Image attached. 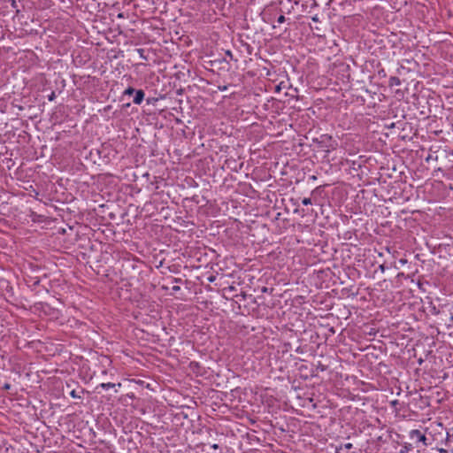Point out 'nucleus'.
<instances>
[{
	"mask_svg": "<svg viewBox=\"0 0 453 453\" xmlns=\"http://www.w3.org/2000/svg\"><path fill=\"white\" fill-rule=\"evenodd\" d=\"M410 438L413 441H415V442H421L423 443L425 446H427L428 443H427V438L426 436L418 429H413L410 432Z\"/></svg>",
	"mask_w": 453,
	"mask_h": 453,
	"instance_id": "nucleus-1",
	"label": "nucleus"
},
{
	"mask_svg": "<svg viewBox=\"0 0 453 453\" xmlns=\"http://www.w3.org/2000/svg\"><path fill=\"white\" fill-rule=\"evenodd\" d=\"M134 94L135 95L134 96L133 103L135 104H141L142 102L143 101L144 96H145L143 90L138 89L134 92Z\"/></svg>",
	"mask_w": 453,
	"mask_h": 453,
	"instance_id": "nucleus-2",
	"label": "nucleus"
},
{
	"mask_svg": "<svg viewBox=\"0 0 453 453\" xmlns=\"http://www.w3.org/2000/svg\"><path fill=\"white\" fill-rule=\"evenodd\" d=\"M388 85L390 87H393V86H399L401 85V81L398 77L396 76H391L389 78V81H388Z\"/></svg>",
	"mask_w": 453,
	"mask_h": 453,
	"instance_id": "nucleus-3",
	"label": "nucleus"
},
{
	"mask_svg": "<svg viewBox=\"0 0 453 453\" xmlns=\"http://www.w3.org/2000/svg\"><path fill=\"white\" fill-rule=\"evenodd\" d=\"M412 449V445L410 443H405L402 449H400L399 453H409Z\"/></svg>",
	"mask_w": 453,
	"mask_h": 453,
	"instance_id": "nucleus-4",
	"label": "nucleus"
},
{
	"mask_svg": "<svg viewBox=\"0 0 453 453\" xmlns=\"http://www.w3.org/2000/svg\"><path fill=\"white\" fill-rule=\"evenodd\" d=\"M116 386V384L114 383H111V382H108V383H101L98 388H102L104 390H108L110 388H112Z\"/></svg>",
	"mask_w": 453,
	"mask_h": 453,
	"instance_id": "nucleus-5",
	"label": "nucleus"
},
{
	"mask_svg": "<svg viewBox=\"0 0 453 453\" xmlns=\"http://www.w3.org/2000/svg\"><path fill=\"white\" fill-rule=\"evenodd\" d=\"M288 3L293 4L290 8L287 9V13H290L292 10H294L295 5H298L300 3V0H288Z\"/></svg>",
	"mask_w": 453,
	"mask_h": 453,
	"instance_id": "nucleus-6",
	"label": "nucleus"
},
{
	"mask_svg": "<svg viewBox=\"0 0 453 453\" xmlns=\"http://www.w3.org/2000/svg\"><path fill=\"white\" fill-rule=\"evenodd\" d=\"M136 90L132 88V87H128L125 91H124V95H133Z\"/></svg>",
	"mask_w": 453,
	"mask_h": 453,
	"instance_id": "nucleus-7",
	"label": "nucleus"
},
{
	"mask_svg": "<svg viewBox=\"0 0 453 453\" xmlns=\"http://www.w3.org/2000/svg\"><path fill=\"white\" fill-rule=\"evenodd\" d=\"M302 203L303 205H309V204H311V199L309 198V197H305L302 200Z\"/></svg>",
	"mask_w": 453,
	"mask_h": 453,
	"instance_id": "nucleus-8",
	"label": "nucleus"
},
{
	"mask_svg": "<svg viewBox=\"0 0 453 453\" xmlns=\"http://www.w3.org/2000/svg\"><path fill=\"white\" fill-rule=\"evenodd\" d=\"M286 20L285 19V16L283 14L280 15L279 18L277 19V23L278 24H281V23H284Z\"/></svg>",
	"mask_w": 453,
	"mask_h": 453,
	"instance_id": "nucleus-9",
	"label": "nucleus"
},
{
	"mask_svg": "<svg viewBox=\"0 0 453 453\" xmlns=\"http://www.w3.org/2000/svg\"><path fill=\"white\" fill-rule=\"evenodd\" d=\"M56 98V94L54 91L50 93V95L48 96L49 101H53Z\"/></svg>",
	"mask_w": 453,
	"mask_h": 453,
	"instance_id": "nucleus-10",
	"label": "nucleus"
},
{
	"mask_svg": "<svg viewBox=\"0 0 453 453\" xmlns=\"http://www.w3.org/2000/svg\"><path fill=\"white\" fill-rule=\"evenodd\" d=\"M282 87H283V88H285V85H284V82H283V81H282V82H280L279 85H277V86H276L275 90L278 92V91H280V90L281 89V88H282Z\"/></svg>",
	"mask_w": 453,
	"mask_h": 453,
	"instance_id": "nucleus-11",
	"label": "nucleus"
},
{
	"mask_svg": "<svg viewBox=\"0 0 453 453\" xmlns=\"http://www.w3.org/2000/svg\"><path fill=\"white\" fill-rule=\"evenodd\" d=\"M70 395L73 397V398H80L81 396L78 395L76 394V391L75 390H72L71 393H70Z\"/></svg>",
	"mask_w": 453,
	"mask_h": 453,
	"instance_id": "nucleus-12",
	"label": "nucleus"
},
{
	"mask_svg": "<svg viewBox=\"0 0 453 453\" xmlns=\"http://www.w3.org/2000/svg\"><path fill=\"white\" fill-rule=\"evenodd\" d=\"M343 448H344L345 449H351L353 448V445H352V443H350V442H349V443H345V444L343 445Z\"/></svg>",
	"mask_w": 453,
	"mask_h": 453,
	"instance_id": "nucleus-13",
	"label": "nucleus"
},
{
	"mask_svg": "<svg viewBox=\"0 0 453 453\" xmlns=\"http://www.w3.org/2000/svg\"><path fill=\"white\" fill-rule=\"evenodd\" d=\"M453 438V434H449V433L447 434V437H446V440H445V444L447 445L448 444V441H449L450 438Z\"/></svg>",
	"mask_w": 453,
	"mask_h": 453,
	"instance_id": "nucleus-14",
	"label": "nucleus"
},
{
	"mask_svg": "<svg viewBox=\"0 0 453 453\" xmlns=\"http://www.w3.org/2000/svg\"><path fill=\"white\" fill-rule=\"evenodd\" d=\"M226 55L230 58V59H234V56L230 50L226 51Z\"/></svg>",
	"mask_w": 453,
	"mask_h": 453,
	"instance_id": "nucleus-15",
	"label": "nucleus"
},
{
	"mask_svg": "<svg viewBox=\"0 0 453 453\" xmlns=\"http://www.w3.org/2000/svg\"><path fill=\"white\" fill-rule=\"evenodd\" d=\"M437 450L440 452V453H448V450L443 449V448H437Z\"/></svg>",
	"mask_w": 453,
	"mask_h": 453,
	"instance_id": "nucleus-16",
	"label": "nucleus"
},
{
	"mask_svg": "<svg viewBox=\"0 0 453 453\" xmlns=\"http://www.w3.org/2000/svg\"><path fill=\"white\" fill-rule=\"evenodd\" d=\"M172 289H173V291L177 292V291H180V288L179 286H173V287L172 288Z\"/></svg>",
	"mask_w": 453,
	"mask_h": 453,
	"instance_id": "nucleus-17",
	"label": "nucleus"
},
{
	"mask_svg": "<svg viewBox=\"0 0 453 453\" xmlns=\"http://www.w3.org/2000/svg\"><path fill=\"white\" fill-rule=\"evenodd\" d=\"M12 7H14V8H16V7H17L16 1H15V0H12Z\"/></svg>",
	"mask_w": 453,
	"mask_h": 453,
	"instance_id": "nucleus-18",
	"label": "nucleus"
},
{
	"mask_svg": "<svg viewBox=\"0 0 453 453\" xmlns=\"http://www.w3.org/2000/svg\"><path fill=\"white\" fill-rule=\"evenodd\" d=\"M211 448L214 449H219V445L215 443V444L211 445Z\"/></svg>",
	"mask_w": 453,
	"mask_h": 453,
	"instance_id": "nucleus-19",
	"label": "nucleus"
},
{
	"mask_svg": "<svg viewBox=\"0 0 453 453\" xmlns=\"http://www.w3.org/2000/svg\"><path fill=\"white\" fill-rule=\"evenodd\" d=\"M312 20L317 22V21H319V19L317 16H314V17H312Z\"/></svg>",
	"mask_w": 453,
	"mask_h": 453,
	"instance_id": "nucleus-20",
	"label": "nucleus"
},
{
	"mask_svg": "<svg viewBox=\"0 0 453 453\" xmlns=\"http://www.w3.org/2000/svg\"><path fill=\"white\" fill-rule=\"evenodd\" d=\"M174 281H175V282H180V281H181V280H180V279H177V278H175V279H174Z\"/></svg>",
	"mask_w": 453,
	"mask_h": 453,
	"instance_id": "nucleus-21",
	"label": "nucleus"
},
{
	"mask_svg": "<svg viewBox=\"0 0 453 453\" xmlns=\"http://www.w3.org/2000/svg\"><path fill=\"white\" fill-rule=\"evenodd\" d=\"M4 388H7V389H8V388H10V385H9V384H6V385L4 386Z\"/></svg>",
	"mask_w": 453,
	"mask_h": 453,
	"instance_id": "nucleus-22",
	"label": "nucleus"
},
{
	"mask_svg": "<svg viewBox=\"0 0 453 453\" xmlns=\"http://www.w3.org/2000/svg\"><path fill=\"white\" fill-rule=\"evenodd\" d=\"M380 270L384 271V265H380Z\"/></svg>",
	"mask_w": 453,
	"mask_h": 453,
	"instance_id": "nucleus-23",
	"label": "nucleus"
},
{
	"mask_svg": "<svg viewBox=\"0 0 453 453\" xmlns=\"http://www.w3.org/2000/svg\"><path fill=\"white\" fill-rule=\"evenodd\" d=\"M396 403H397V401H393V402H392V404H393V405H395Z\"/></svg>",
	"mask_w": 453,
	"mask_h": 453,
	"instance_id": "nucleus-24",
	"label": "nucleus"
},
{
	"mask_svg": "<svg viewBox=\"0 0 453 453\" xmlns=\"http://www.w3.org/2000/svg\"><path fill=\"white\" fill-rule=\"evenodd\" d=\"M320 369H321L322 371H325V370H326V368H325L324 366H320Z\"/></svg>",
	"mask_w": 453,
	"mask_h": 453,
	"instance_id": "nucleus-25",
	"label": "nucleus"
},
{
	"mask_svg": "<svg viewBox=\"0 0 453 453\" xmlns=\"http://www.w3.org/2000/svg\"><path fill=\"white\" fill-rule=\"evenodd\" d=\"M320 369H321L322 371H325V370H326V368H325L324 366H320Z\"/></svg>",
	"mask_w": 453,
	"mask_h": 453,
	"instance_id": "nucleus-26",
	"label": "nucleus"
},
{
	"mask_svg": "<svg viewBox=\"0 0 453 453\" xmlns=\"http://www.w3.org/2000/svg\"><path fill=\"white\" fill-rule=\"evenodd\" d=\"M450 321L453 322V314L450 317Z\"/></svg>",
	"mask_w": 453,
	"mask_h": 453,
	"instance_id": "nucleus-27",
	"label": "nucleus"
},
{
	"mask_svg": "<svg viewBox=\"0 0 453 453\" xmlns=\"http://www.w3.org/2000/svg\"><path fill=\"white\" fill-rule=\"evenodd\" d=\"M452 453H453V449H452Z\"/></svg>",
	"mask_w": 453,
	"mask_h": 453,
	"instance_id": "nucleus-28",
	"label": "nucleus"
}]
</instances>
